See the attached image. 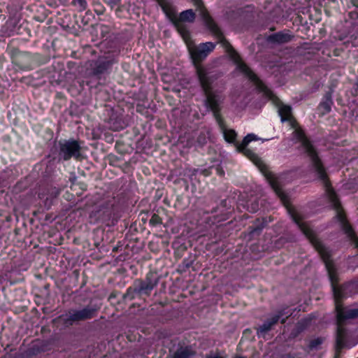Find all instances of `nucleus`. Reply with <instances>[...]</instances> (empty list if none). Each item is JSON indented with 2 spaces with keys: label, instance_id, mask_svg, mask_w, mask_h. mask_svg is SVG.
<instances>
[{
  "label": "nucleus",
  "instance_id": "4",
  "mask_svg": "<svg viewBox=\"0 0 358 358\" xmlns=\"http://www.w3.org/2000/svg\"><path fill=\"white\" fill-rule=\"evenodd\" d=\"M195 3L199 7L200 15L201 16L206 26L210 31L216 36L219 40V43L226 49L230 57L234 60L237 64V69L245 74L253 83L256 87L263 92L267 96L271 97L272 92L267 87L259 80L255 73L241 60L238 53L234 50L230 43L223 36L222 33L216 23L208 14L205 8L203 7L200 0H194Z\"/></svg>",
  "mask_w": 358,
  "mask_h": 358
},
{
  "label": "nucleus",
  "instance_id": "13",
  "mask_svg": "<svg viewBox=\"0 0 358 358\" xmlns=\"http://www.w3.org/2000/svg\"><path fill=\"white\" fill-rule=\"evenodd\" d=\"M278 113L281 117L282 122L292 121V108L287 105H280L278 108Z\"/></svg>",
  "mask_w": 358,
  "mask_h": 358
},
{
  "label": "nucleus",
  "instance_id": "6",
  "mask_svg": "<svg viewBox=\"0 0 358 358\" xmlns=\"http://www.w3.org/2000/svg\"><path fill=\"white\" fill-rule=\"evenodd\" d=\"M158 1H159L163 10L177 28L183 39L187 41L189 38V34L183 25V22H193L194 21L195 14L193 10L192 9L186 10L182 11L180 15L178 16L168 2H166L165 0Z\"/></svg>",
  "mask_w": 358,
  "mask_h": 358
},
{
  "label": "nucleus",
  "instance_id": "29",
  "mask_svg": "<svg viewBox=\"0 0 358 358\" xmlns=\"http://www.w3.org/2000/svg\"><path fill=\"white\" fill-rule=\"evenodd\" d=\"M357 358H358V357H357Z\"/></svg>",
  "mask_w": 358,
  "mask_h": 358
},
{
  "label": "nucleus",
  "instance_id": "10",
  "mask_svg": "<svg viewBox=\"0 0 358 358\" xmlns=\"http://www.w3.org/2000/svg\"><path fill=\"white\" fill-rule=\"evenodd\" d=\"M287 308L281 309L278 311L277 314L272 316L271 318L266 320L257 329L258 334H264L269 331L272 327L278 323V322L285 315L286 318L292 314Z\"/></svg>",
  "mask_w": 358,
  "mask_h": 358
},
{
  "label": "nucleus",
  "instance_id": "24",
  "mask_svg": "<svg viewBox=\"0 0 358 358\" xmlns=\"http://www.w3.org/2000/svg\"><path fill=\"white\" fill-rule=\"evenodd\" d=\"M282 358H300L296 355L288 354L283 356Z\"/></svg>",
  "mask_w": 358,
  "mask_h": 358
},
{
  "label": "nucleus",
  "instance_id": "27",
  "mask_svg": "<svg viewBox=\"0 0 358 358\" xmlns=\"http://www.w3.org/2000/svg\"><path fill=\"white\" fill-rule=\"evenodd\" d=\"M233 358H247L245 357L240 356V355H235Z\"/></svg>",
  "mask_w": 358,
  "mask_h": 358
},
{
  "label": "nucleus",
  "instance_id": "21",
  "mask_svg": "<svg viewBox=\"0 0 358 358\" xmlns=\"http://www.w3.org/2000/svg\"><path fill=\"white\" fill-rule=\"evenodd\" d=\"M206 358H224L223 356H222L220 353H214L210 352L208 355H206Z\"/></svg>",
  "mask_w": 358,
  "mask_h": 358
},
{
  "label": "nucleus",
  "instance_id": "17",
  "mask_svg": "<svg viewBox=\"0 0 358 358\" xmlns=\"http://www.w3.org/2000/svg\"><path fill=\"white\" fill-rule=\"evenodd\" d=\"M323 341L324 340L322 338H315L310 342L309 347L311 349L317 348L318 346H320L323 343Z\"/></svg>",
  "mask_w": 358,
  "mask_h": 358
},
{
  "label": "nucleus",
  "instance_id": "1",
  "mask_svg": "<svg viewBox=\"0 0 358 358\" xmlns=\"http://www.w3.org/2000/svg\"><path fill=\"white\" fill-rule=\"evenodd\" d=\"M263 174L266 178L270 185L280 199L282 203L287 207L293 221L297 224L303 234L308 238L325 264L326 268L332 283L336 310L337 331L334 358H340L341 351L345 346V339L348 336L347 330L343 327L344 323L347 320L358 318V308L343 307L339 301L352 294L353 293L352 289L356 287V285L352 282L346 283L341 287H338L336 285L338 280V276L334 264L330 259L331 254L329 250L317 237V235L310 228V225L303 221L301 215L294 210L289 208L288 196L282 190L278 178L273 173Z\"/></svg>",
  "mask_w": 358,
  "mask_h": 358
},
{
  "label": "nucleus",
  "instance_id": "22",
  "mask_svg": "<svg viewBox=\"0 0 358 358\" xmlns=\"http://www.w3.org/2000/svg\"><path fill=\"white\" fill-rule=\"evenodd\" d=\"M214 169L217 173L220 176H223L224 175V171H222L219 166H216V167H210V169Z\"/></svg>",
  "mask_w": 358,
  "mask_h": 358
},
{
  "label": "nucleus",
  "instance_id": "12",
  "mask_svg": "<svg viewBox=\"0 0 358 358\" xmlns=\"http://www.w3.org/2000/svg\"><path fill=\"white\" fill-rule=\"evenodd\" d=\"M113 61L108 59H99L92 67L93 73L94 75H100L106 71V70L111 66Z\"/></svg>",
  "mask_w": 358,
  "mask_h": 358
},
{
  "label": "nucleus",
  "instance_id": "20",
  "mask_svg": "<svg viewBox=\"0 0 358 358\" xmlns=\"http://www.w3.org/2000/svg\"><path fill=\"white\" fill-rule=\"evenodd\" d=\"M103 1L108 4L113 9L115 6L120 3V0H103Z\"/></svg>",
  "mask_w": 358,
  "mask_h": 358
},
{
  "label": "nucleus",
  "instance_id": "18",
  "mask_svg": "<svg viewBox=\"0 0 358 358\" xmlns=\"http://www.w3.org/2000/svg\"><path fill=\"white\" fill-rule=\"evenodd\" d=\"M161 223H162V219L157 214H154L152 216L151 219L150 220V224H152V225H154V226L159 224Z\"/></svg>",
  "mask_w": 358,
  "mask_h": 358
},
{
  "label": "nucleus",
  "instance_id": "14",
  "mask_svg": "<svg viewBox=\"0 0 358 358\" xmlns=\"http://www.w3.org/2000/svg\"><path fill=\"white\" fill-rule=\"evenodd\" d=\"M194 352L189 347L180 348L173 355V358H190Z\"/></svg>",
  "mask_w": 358,
  "mask_h": 358
},
{
  "label": "nucleus",
  "instance_id": "15",
  "mask_svg": "<svg viewBox=\"0 0 358 358\" xmlns=\"http://www.w3.org/2000/svg\"><path fill=\"white\" fill-rule=\"evenodd\" d=\"M333 102L329 95L326 96L325 99L320 104L319 108L322 114H326L331 110Z\"/></svg>",
  "mask_w": 358,
  "mask_h": 358
},
{
  "label": "nucleus",
  "instance_id": "11",
  "mask_svg": "<svg viewBox=\"0 0 358 358\" xmlns=\"http://www.w3.org/2000/svg\"><path fill=\"white\" fill-rule=\"evenodd\" d=\"M294 36L289 31H279L268 36V41L278 44L287 43L292 40Z\"/></svg>",
  "mask_w": 358,
  "mask_h": 358
},
{
  "label": "nucleus",
  "instance_id": "7",
  "mask_svg": "<svg viewBox=\"0 0 358 358\" xmlns=\"http://www.w3.org/2000/svg\"><path fill=\"white\" fill-rule=\"evenodd\" d=\"M159 279L152 273H148L144 280H136L133 287L127 289L124 294L125 298L132 300L135 298V294L139 295L150 296L152 290L157 285Z\"/></svg>",
  "mask_w": 358,
  "mask_h": 358
},
{
  "label": "nucleus",
  "instance_id": "2",
  "mask_svg": "<svg viewBox=\"0 0 358 358\" xmlns=\"http://www.w3.org/2000/svg\"><path fill=\"white\" fill-rule=\"evenodd\" d=\"M294 132L296 138L301 142V145L305 152L310 157L315 172L317 173V178L322 182L325 189L326 194L336 210V217L340 222L342 229L348 237L355 241L357 247L358 248V240L356 239L355 234L346 220L345 215L341 209V203L331 185L326 170L318 158L315 150L308 139L306 137L302 130L296 129Z\"/></svg>",
  "mask_w": 358,
  "mask_h": 358
},
{
  "label": "nucleus",
  "instance_id": "28",
  "mask_svg": "<svg viewBox=\"0 0 358 358\" xmlns=\"http://www.w3.org/2000/svg\"><path fill=\"white\" fill-rule=\"evenodd\" d=\"M285 321H286V318H282L281 320V323L284 324L285 322Z\"/></svg>",
  "mask_w": 358,
  "mask_h": 358
},
{
  "label": "nucleus",
  "instance_id": "25",
  "mask_svg": "<svg viewBox=\"0 0 358 358\" xmlns=\"http://www.w3.org/2000/svg\"><path fill=\"white\" fill-rule=\"evenodd\" d=\"M202 173L205 176H208L210 174V169H204L202 171Z\"/></svg>",
  "mask_w": 358,
  "mask_h": 358
},
{
  "label": "nucleus",
  "instance_id": "16",
  "mask_svg": "<svg viewBox=\"0 0 358 358\" xmlns=\"http://www.w3.org/2000/svg\"><path fill=\"white\" fill-rule=\"evenodd\" d=\"M73 4L78 6L80 11L85 10L87 8V3L85 0H73Z\"/></svg>",
  "mask_w": 358,
  "mask_h": 358
},
{
  "label": "nucleus",
  "instance_id": "5",
  "mask_svg": "<svg viewBox=\"0 0 358 358\" xmlns=\"http://www.w3.org/2000/svg\"><path fill=\"white\" fill-rule=\"evenodd\" d=\"M99 309L96 305H88L82 308H71L55 320L61 322L66 327L72 326L93 319L97 315Z\"/></svg>",
  "mask_w": 358,
  "mask_h": 358
},
{
  "label": "nucleus",
  "instance_id": "23",
  "mask_svg": "<svg viewBox=\"0 0 358 358\" xmlns=\"http://www.w3.org/2000/svg\"><path fill=\"white\" fill-rule=\"evenodd\" d=\"M206 138L205 136H199L198 138V142L200 143H205Z\"/></svg>",
  "mask_w": 358,
  "mask_h": 358
},
{
  "label": "nucleus",
  "instance_id": "9",
  "mask_svg": "<svg viewBox=\"0 0 358 358\" xmlns=\"http://www.w3.org/2000/svg\"><path fill=\"white\" fill-rule=\"evenodd\" d=\"M80 143L76 140H64L59 142V159L68 161L71 158L80 160L82 157Z\"/></svg>",
  "mask_w": 358,
  "mask_h": 358
},
{
  "label": "nucleus",
  "instance_id": "19",
  "mask_svg": "<svg viewBox=\"0 0 358 358\" xmlns=\"http://www.w3.org/2000/svg\"><path fill=\"white\" fill-rule=\"evenodd\" d=\"M264 227V224H261V225H259V226L258 225V226H257V227H253V228L251 229V231H250V234L251 235H255V234H257V235H258V234H259V233L261 232V231L262 230V229H263Z\"/></svg>",
  "mask_w": 358,
  "mask_h": 358
},
{
  "label": "nucleus",
  "instance_id": "26",
  "mask_svg": "<svg viewBox=\"0 0 358 358\" xmlns=\"http://www.w3.org/2000/svg\"><path fill=\"white\" fill-rule=\"evenodd\" d=\"M354 6L358 7V0H352Z\"/></svg>",
  "mask_w": 358,
  "mask_h": 358
},
{
  "label": "nucleus",
  "instance_id": "8",
  "mask_svg": "<svg viewBox=\"0 0 358 358\" xmlns=\"http://www.w3.org/2000/svg\"><path fill=\"white\" fill-rule=\"evenodd\" d=\"M215 44L212 42H206L203 43H201L198 46H190L188 45L189 51L190 52L191 57L194 61V64L196 67V73L198 78V80H199V77L198 74V69L202 68L204 69L208 72L215 73L217 75V78L220 77V74L215 72L211 71L207 68L202 66L199 64V62H202L204 59L206 58V57L215 49Z\"/></svg>",
  "mask_w": 358,
  "mask_h": 358
},
{
  "label": "nucleus",
  "instance_id": "3",
  "mask_svg": "<svg viewBox=\"0 0 358 358\" xmlns=\"http://www.w3.org/2000/svg\"><path fill=\"white\" fill-rule=\"evenodd\" d=\"M199 84L205 95V106L213 113L217 123L221 128L224 139L229 143H234L236 138V133L233 129L225 128L224 121L220 115L221 105L224 101V96L221 92L215 91L217 76L215 73L208 72L204 69H198Z\"/></svg>",
  "mask_w": 358,
  "mask_h": 358
}]
</instances>
